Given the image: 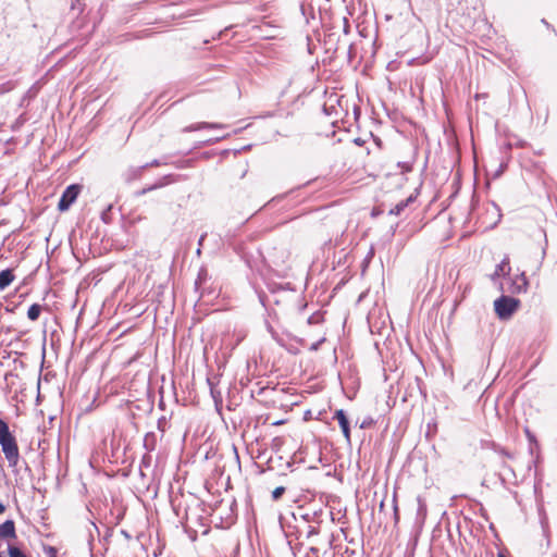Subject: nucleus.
<instances>
[{
	"mask_svg": "<svg viewBox=\"0 0 557 557\" xmlns=\"http://www.w3.org/2000/svg\"><path fill=\"white\" fill-rule=\"evenodd\" d=\"M509 270H510L509 260H508V258H505L499 264L496 265L494 273L491 275V280L495 281L500 275L508 273Z\"/></svg>",
	"mask_w": 557,
	"mask_h": 557,
	"instance_id": "0eeeda50",
	"label": "nucleus"
},
{
	"mask_svg": "<svg viewBox=\"0 0 557 557\" xmlns=\"http://www.w3.org/2000/svg\"><path fill=\"white\" fill-rule=\"evenodd\" d=\"M71 9L72 10H77L78 12H82L83 11V4H82L81 0H72Z\"/></svg>",
	"mask_w": 557,
	"mask_h": 557,
	"instance_id": "dca6fc26",
	"label": "nucleus"
},
{
	"mask_svg": "<svg viewBox=\"0 0 557 557\" xmlns=\"http://www.w3.org/2000/svg\"><path fill=\"white\" fill-rule=\"evenodd\" d=\"M41 312V306L38 304H33L27 310V318L32 321H36Z\"/></svg>",
	"mask_w": 557,
	"mask_h": 557,
	"instance_id": "9b49d317",
	"label": "nucleus"
},
{
	"mask_svg": "<svg viewBox=\"0 0 557 557\" xmlns=\"http://www.w3.org/2000/svg\"><path fill=\"white\" fill-rule=\"evenodd\" d=\"M394 510H395V519L396 521L398 520V512H397V506L394 507Z\"/></svg>",
	"mask_w": 557,
	"mask_h": 557,
	"instance_id": "c85d7f7f",
	"label": "nucleus"
},
{
	"mask_svg": "<svg viewBox=\"0 0 557 557\" xmlns=\"http://www.w3.org/2000/svg\"><path fill=\"white\" fill-rule=\"evenodd\" d=\"M203 276H206V272L201 271L198 275V278L195 282L196 288H198L200 286V284L202 283Z\"/></svg>",
	"mask_w": 557,
	"mask_h": 557,
	"instance_id": "6ab92c4d",
	"label": "nucleus"
},
{
	"mask_svg": "<svg viewBox=\"0 0 557 557\" xmlns=\"http://www.w3.org/2000/svg\"><path fill=\"white\" fill-rule=\"evenodd\" d=\"M319 319L320 317L319 315H315V314H312L308 318V323L309 324H313V323H318L319 322Z\"/></svg>",
	"mask_w": 557,
	"mask_h": 557,
	"instance_id": "5701e85b",
	"label": "nucleus"
},
{
	"mask_svg": "<svg viewBox=\"0 0 557 557\" xmlns=\"http://www.w3.org/2000/svg\"><path fill=\"white\" fill-rule=\"evenodd\" d=\"M414 200L413 196H409L407 199L399 201L395 207L389 210L392 215H400L404 210Z\"/></svg>",
	"mask_w": 557,
	"mask_h": 557,
	"instance_id": "6e6552de",
	"label": "nucleus"
},
{
	"mask_svg": "<svg viewBox=\"0 0 557 557\" xmlns=\"http://www.w3.org/2000/svg\"><path fill=\"white\" fill-rule=\"evenodd\" d=\"M15 537L16 532L13 520H5L3 523L0 524V539L9 540Z\"/></svg>",
	"mask_w": 557,
	"mask_h": 557,
	"instance_id": "39448f33",
	"label": "nucleus"
},
{
	"mask_svg": "<svg viewBox=\"0 0 557 557\" xmlns=\"http://www.w3.org/2000/svg\"><path fill=\"white\" fill-rule=\"evenodd\" d=\"M221 127H222L221 124L202 122V123L190 125V126L186 127L185 131L194 132V131H198L201 128H221Z\"/></svg>",
	"mask_w": 557,
	"mask_h": 557,
	"instance_id": "1a4fd4ad",
	"label": "nucleus"
},
{
	"mask_svg": "<svg viewBox=\"0 0 557 557\" xmlns=\"http://www.w3.org/2000/svg\"><path fill=\"white\" fill-rule=\"evenodd\" d=\"M160 164H161V162L159 160L154 159L151 162L146 163L145 165H147V169H148L149 166H159Z\"/></svg>",
	"mask_w": 557,
	"mask_h": 557,
	"instance_id": "b1692460",
	"label": "nucleus"
},
{
	"mask_svg": "<svg viewBox=\"0 0 557 557\" xmlns=\"http://www.w3.org/2000/svg\"><path fill=\"white\" fill-rule=\"evenodd\" d=\"M46 552L49 557H57V549L54 547L49 546Z\"/></svg>",
	"mask_w": 557,
	"mask_h": 557,
	"instance_id": "4be33fe9",
	"label": "nucleus"
},
{
	"mask_svg": "<svg viewBox=\"0 0 557 557\" xmlns=\"http://www.w3.org/2000/svg\"><path fill=\"white\" fill-rule=\"evenodd\" d=\"M306 557H319V549L315 547H310L306 554Z\"/></svg>",
	"mask_w": 557,
	"mask_h": 557,
	"instance_id": "f3484780",
	"label": "nucleus"
},
{
	"mask_svg": "<svg viewBox=\"0 0 557 557\" xmlns=\"http://www.w3.org/2000/svg\"><path fill=\"white\" fill-rule=\"evenodd\" d=\"M398 165L401 166V173L411 171V165L409 163H398Z\"/></svg>",
	"mask_w": 557,
	"mask_h": 557,
	"instance_id": "412c9836",
	"label": "nucleus"
},
{
	"mask_svg": "<svg viewBox=\"0 0 557 557\" xmlns=\"http://www.w3.org/2000/svg\"><path fill=\"white\" fill-rule=\"evenodd\" d=\"M520 301L513 297L500 296L494 301V309L500 320H508L519 308Z\"/></svg>",
	"mask_w": 557,
	"mask_h": 557,
	"instance_id": "f03ea898",
	"label": "nucleus"
},
{
	"mask_svg": "<svg viewBox=\"0 0 557 557\" xmlns=\"http://www.w3.org/2000/svg\"><path fill=\"white\" fill-rule=\"evenodd\" d=\"M368 425V422L363 421L360 425L361 429L366 428Z\"/></svg>",
	"mask_w": 557,
	"mask_h": 557,
	"instance_id": "c756f323",
	"label": "nucleus"
},
{
	"mask_svg": "<svg viewBox=\"0 0 557 557\" xmlns=\"http://www.w3.org/2000/svg\"><path fill=\"white\" fill-rule=\"evenodd\" d=\"M13 88H14V83L13 82H5L3 84H0V95L9 92Z\"/></svg>",
	"mask_w": 557,
	"mask_h": 557,
	"instance_id": "4468645a",
	"label": "nucleus"
},
{
	"mask_svg": "<svg viewBox=\"0 0 557 557\" xmlns=\"http://www.w3.org/2000/svg\"><path fill=\"white\" fill-rule=\"evenodd\" d=\"M417 500H418L417 516H418V518H420L423 521L426 516V504L424 503V500L421 497H418Z\"/></svg>",
	"mask_w": 557,
	"mask_h": 557,
	"instance_id": "f8f14e48",
	"label": "nucleus"
},
{
	"mask_svg": "<svg viewBox=\"0 0 557 557\" xmlns=\"http://www.w3.org/2000/svg\"><path fill=\"white\" fill-rule=\"evenodd\" d=\"M79 191V185L73 184L67 186L59 200L58 209L60 211H66L71 207V205L77 199Z\"/></svg>",
	"mask_w": 557,
	"mask_h": 557,
	"instance_id": "7ed1b4c3",
	"label": "nucleus"
},
{
	"mask_svg": "<svg viewBox=\"0 0 557 557\" xmlns=\"http://www.w3.org/2000/svg\"><path fill=\"white\" fill-rule=\"evenodd\" d=\"M284 493H285V487L284 486H278V487L274 488L273 492H272V499L273 500H278Z\"/></svg>",
	"mask_w": 557,
	"mask_h": 557,
	"instance_id": "2eb2a0df",
	"label": "nucleus"
},
{
	"mask_svg": "<svg viewBox=\"0 0 557 557\" xmlns=\"http://www.w3.org/2000/svg\"><path fill=\"white\" fill-rule=\"evenodd\" d=\"M527 434H528L529 438H532L531 434H530V431H527Z\"/></svg>",
	"mask_w": 557,
	"mask_h": 557,
	"instance_id": "7c9ffc66",
	"label": "nucleus"
},
{
	"mask_svg": "<svg viewBox=\"0 0 557 557\" xmlns=\"http://www.w3.org/2000/svg\"><path fill=\"white\" fill-rule=\"evenodd\" d=\"M9 557H27L18 547L10 545L8 547Z\"/></svg>",
	"mask_w": 557,
	"mask_h": 557,
	"instance_id": "ddd939ff",
	"label": "nucleus"
},
{
	"mask_svg": "<svg viewBox=\"0 0 557 557\" xmlns=\"http://www.w3.org/2000/svg\"><path fill=\"white\" fill-rule=\"evenodd\" d=\"M0 446L10 467H16L20 460L17 441L10 431L9 424L0 418Z\"/></svg>",
	"mask_w": 557,
	"mask_h": 557,
	"instance_id": "f257e3e1",
	"label": "nucleus"
},
{
	"mask_svg": "<svg viewBox=\"0 0 557 557\" xmlns=\"http://www.w3.org/2000/svg\"><path fill=\"white\" fill-rule=\"evenodd\" d=\"M334 419L338 421V424L342 429V432L347 441V443H350V426L348 418L343 409H338L335 411Z\"/></svg>",
	"mask_w": 557,
	"mask_h": 557,
	"instance_id": "20e7f679",
	"label": "nucleus"
},
{
	"mask_svg": "<svg viewBox=\"0 0 557 557\" xmlns=\"http://www.w3.org/2000/svg\"><path fill=\"white\" fill-rule=\"evenodd\" d=\"M5 510V507L2 503H0V515L3 513Z\"/></svg>",
	"mask_w": 557,
	"mask_h": 557,
	"instance_id": "bb28decb",
	"label": "nucleus"
},
{
	"mask_svg": "<svg viewBox=\"0 0 557 557\" xmlns=\"http://www.w3.org/2000/svg\"><path fill=\"white\" fill-rule=\"evenodd\" d=\"M15 276L11 269L0 272V292L4 290L14 281Z\"/></svg>",
	"mask_w": 557,
	"mask_h": 557,
	"instance_id": "423d86ee",
	"label": "nucleus"
},
{
	"mask_svg": "<svg viewBox=\"0 0 557 557\" xmlns=\"http://www.w3.org/2000/svg\"><path fill=\"white\" fill-rule=\"evenodd\" d=\"M146 169H147V165H141V166L129 169L126 173V180L132 181V180H136V178L140 177L144 170H146Z\"/></svg>",
	"mask_w": 557,
	"mask_h": 557,
	"instance_id": "9d476101",
	"label": "nucleus"
},
{
	"mask_svg": "<svg viewBox=\"0 0 557 557\" xmlns=\"http://www.w3.org/2000/svg\"><path fill=\"white\" fill-rule=\"evenodd\" d=\"M522 281H523V289L525 290V287H527L528 283H527V280H525V277L523 275H522Z\"/></svg>",
	"mask_w": 557,
	"mask_h": 557,
	"instance_id": "cd10ccee",
	"label": "nucleus"
},
{
	"mask_svg": "<svg viewBox=\"0 0 557 557\" xmlns=\"http://www.w3.org/2000/svg\"><path fill=\"white\" fill-rule=\"evenodd\" d=\"M159 186H160V185H153V186H150V187H148V188H145V189H143L141 194H146L147 191H150V190H152V189H156V188H157V187H159Z\"/></svg>",
	"mask_w": 557,
	"mask_h": 557,
	"instance_id": "393cba45",
	"label": "nucleus"
},
{
	"mask_svg": "<svg viewBox=\"0 0 557 557\" xmlns=\"http://www.w3.org/2000/svg\"><path fill=\"white\" fill-rule=\"evenodd\" d=\"M318 533H319V530L315 527L310 525L308 528L307 536L310 537L312 535H317Z\"/></svg>",
	"mask_w": 557,
	"mask_h": 557,
	"instance_id": "aec40b11",
	"label": "nucleus"
},
{
	"mask_svg": "<svg viewBox=\"0 0 557 557\" xmlns=\"http://www.w3.org/2000/svg\"><path fill=\"white\" fill-rule=\"evenodd\" d=\"M208 383H209V384H210V386H211V388H210V389H211V395H212V397L214 398V400L216 401V400H218V397H219V398H221V394H220V393H218V392L213 388L212 383H211V381H210V380H208Z\"/></svg>",
	"mask_w": 557,
	"mask_h": 557,
	"instance_id": "a211bd4d",
	"label": "nucleus"
},
{
	"mask_svg": "<svg viewBox=\"0 0 557 557\" xmlns=\"http://www.w3.org/2000/svg\"><path fill=\"white\" fill-rule=\"evenodd\" d=\"M0 557H4L2 554H0Z\"/></svg>",
	"mask_w": 557,
	"mask_h": 557,
	"instance_id": "2f4dec72",
	"label": "nucleus"
},
{
	"mask_svg": "<svg viewBox=\"0 0 557 557\" xmlns=\"http://www.w3.org/2000/svg\"><path fill=\"white\" fill-rule=\"evenodd\" d=\"M323 341H324V339H321L320 342L312 344V346L310 347V349H311V350H317V349L319 348L320 344H321Z\"/></svg>",
	"mask_w": 557,
	"mask_h": 557,
	"instance_id": "a878e982",
	"label": "nucleus"
}]
</instances>
